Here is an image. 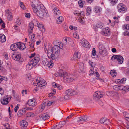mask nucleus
<instances>
[{"label":"nucleus","instance_id":"nucleus-1","mask_svg":"<svg viewBox=\"0 0 129 129\" xmlns=\"http://www.w3.org/2000/svg\"><path fill=\"white\" fill-rule=\"evenodd\" d=\"M64 46L63 43L60 42L58 46H55L54 48L50 44H49L44 48L46 53H47L48 58L50 59L56 60L59 55L60 49Z\"/></svg>","mask_w":129,"mask_h":129},{"label":"nucleus","instance_id":"nucleus-2","mask_svg":"<svg viewBox=\"0 0 129 129\" xmlns=\"http://www.w3.org/2000/svg\"><path fill=\"white\" fill-rule=\"evenodd\" d=\"M31 6L34 12L40 18L47 16L45 7L42 4L38 3L37 4H35L32 2Z\"/></svg>","mask_w":129,"mask_h":129},{"label":"nucleus","instance_id":"nucleus-3","mask_svg":"<svg viewBox=\"0 0 129 129\" xmlns=\"http://www.w3.org/2000/svg\"><path fill=\"white\" fill-rule=\"evenodd\" d=\"M46 83L45 80H43V79L41 78L38 77L37 79L36 80L33 82V85L36 86H38L39 87L44 88L46 85Z\"/></svg>","mask_w":129,"mask_h":129},{"label":"nucleus","instance_id":"nucleus-4","mask_svg":"<svg viewBox=\"0 0 129 129\" xmlns=\"http://www.w3.org/2000/svg\"><path fill=\"white\" fill-rule=\"evenodd\" d=\"M12 57L14 60L19 62H22L23 61V59L21 57V54L19 53H15L13 54Z\"/></svg>","mask_w":129,"mask_h":129},{"label":"nucleus","instance_id":"nucleus-5","mask_svg":"<svg viewBox=\"0 0 129 129\" xmlns=\"http://www.w3.org/2000/svg\"><path fill=\"white\" fill-rule=\"evenodd\" d=\"M11 97L8 95L4 96L0 100L2 104L4 105H7L10 101Z\"/></svg>","mask_w":129,"mask_h":129},{"label":"nucleus","instance_id":"nucleus-6","mask_svg":"<svg viewBox=\"0 0 129 129\" xmlns=\"http://www.w3.org/2000/svg\"><path fill=\"white\" fill-rule=\"evenodd\" d=\"M40 60V58L38 56H36L33 58L31 60H30V61L33 65L34 66H35L37 65L39 61Z\"/></svg>","mask_w":129,"mask_h":129},{"label":"nucleus","instance_id":"nucleus-7","mask_svg":"<svg viewBox=\"0 0 129 129\" xmlns=\"http://www.w3.org/2000/svg\"><path fill=\"white\" fill-rule=\"evenodd\" d=\"M81 43L82 46L86 48H89L90 45L86 39H83L81 41Z\"/></svg>","mask_w":129,"mask_h":129},{"label":"nucleus","instance_id":"nucleus-8","mask_svg":"<svg viewBox=\"0 0 129 129\" xmlns=\"http://www.w3.org/2000/svg\"><path fill=\"white\" fill-rule=\"evenodd\" d=\"M103 94L101 93L99 91H96L94 95L93 99L95 101H98L103 96Z\"/></svg>","mask_w":129,"mask_h":129},{"label":"nucleus","instance_id":"nucleus-9","mask_svg":"<svg viewBox=\"0 0 129 129\" xmlns=\"http://www.w3.org/2000/svg\"><path fill=\"white\" fill-rule=\"evenodd\" d=\"M99 53L102 56L104 57L107 55V53L106 49L102 47L99 48Z\"/></svg>","mask_w":129,"mask_h":129},{"label":"nucleus","instance_id":"nucleus-10","mask_svg":"<svg viewBox=\"0 0 129 129\" xmlns=\"http://www.w3.org/2000/svg\"><path fill=\"white\" fill-rule=\"evenodd\" d=\"M68 74L66 72H62L56 73L55 74V76L56 77H63L64 79H66V77Z\"/></svg>","mask_w":129,"mask_h":129},{"label":"nucleus","instance_id":"nucleus-11","mask_svg":"<svg viewBox=\"0 0 129 129\" xmlns=\"http://www.w3.org/2000/svg\"><path fill=\"white\" fill-rule=\"evenodd\" d=\"M65 93L67 95L72 96L75 95L77 92L74 90L69 89L66 91Z\"/></svg>","mask_w":129,"mask_h":129},{"label":"nucleus","instance_id":"nucleus-12","mask_svg":"<svg viewBox=\"0 0 129 129\" xmlns=\"http://www.w3.org/2000/svg\"><path fill=\"white\" fill-rule=\"evenodd\" d=\"M111 59L112 60L116 59L118 62L119 64H121V56L120 55H113Z\"/></svg>","mask_w":129,"mask_h":129},{"label":"nucleus","instance_id":"nucleus-13","mask_svg":"<svg viewBox=\"0 0 129 129\" xmlns=\"http://www.w3.org/2000/svg\"><path fill=\"white\" fill-rule=\"evenodd\" d=\"M27 104L30 106H34L36 105L37 102L36 100L34 99L29 100Z\"/></svg>","mask_w":129,"mask_h":129},{"label":"nucleus","instance_id":"nucleus-14","mask_svg":"<svg viewBox=\"0 0 129 129\" xmlns=\"http://www.w3.org/2000/svg\"><path fill=\"white\" fill-rule=\"evenodd\" d=\"M129 91V86H121V93L125 94Z\"/></svg>","mask_w":129,"mask_h":129},{"label":"nucleus","instance_id":"nucleus-15","mask_svg":"<svg viewBox=\"0 0 129 129\" xmlns=\"http://www.w3.org/2000/svg\"><path fill=\"white\" fill-rule=\"evenodd\" d=\"M40 117L41 120H45L49 118V115L46 113L43 114L40 116Z\"/></svg>","mask_w":129,"mask_h":129},{"label":"nucleus","instance_id":"nucleus-16","mask_svg":"<svg viewBox=\"0 0 129 129\" xmlns=\"http://www.w3.org/2000/svg\"><path fill=\"white\" fill-rule=\"evenodd\" d=\"M102 33L103 35L105 36H107L110 34V33L108 27H106L102 31Z\"/></svg>","mask_w":129,"mask_h":129},{"label":"nucleus","instance_id":"nucleus-17","mask_svg":"<svg viewBox=\"0 0 129 129\" xmlns=\"http://www.w3.org/2000/svg\"><path fill=\"white\" fill-rule=\"evenodd\" d=\"M18 49H19L20 50H23L25 48V45L23 43L20 42L18 43Z\"/></svg>","mask_w":129,"mask_h":129},{"label":"nucleus","instance_id":"nucleus-18","mask_svg":"<svg viewBox=\"0 0 129 129\" xmlns=\"http://www.w3.org/2000/svg\"><path fill=\"white\" fill-rule=\"evenodd\" d=\"M29 36L30 41H35V35L32 34V32H29Z\"/></svg>","mask_w":129,"mask_h":129},{"label":"nucleus","instance_id":"nucleus-19","mask_svg":"<svg viewBox=\"0 0 129 129\" xmlns=\"http://www.w3.org/2000/svg\"><path fill=\"white\" fill-rule=\"evenodd\" d=\"M20 124L22 127L25 128L27 126L28 123L25 120H23L20 121Z\"/></svg>","mask_w":129,"mask_h":129},{"label":"nucleus","instance_id":"nucleus-20","mask_svg":"<svg viewBox=\"0 0 129 129\" xmlns=\"http://www.w3.org/2000/svg\"><path fill=\"white\" fill-rule=\"evenodd\" d=\"M18 43L12 45L10 46L11 49L13 51L16 50L18 49Z\"/></svg>","mask_w":129,"mask_h":129},{"label":"nucleus","instance_id":"nucleus-21","mask_svg":"<svg viewBox=\"0 0 129 129\" xmlns=\"http://www.w3.org/2000/svg\"><path fill=\"white\" fill-rule=\"evenodd\" d=\"M94 8L95 12L98 13L99 14H100L102 11L101 8L99 6H95Z\"/></svg>","mask_w":129,"mask_h":129},{"label":"nucleus","instance_id":"nucleus-22","mask_svg":"<svg viewBox=\"0 0 129 129\" xmlns=\"http://www.w3.org/2000/svg\"><path fill=\"white\" fill-rule=\"evenodd\" d=\"M6 41V37L3 34H0V41L2 42H5Z\"/></svg>","mask_w":129,"mask_h":129},{"label":"nucleus","instance_id":"nucleus-23","mask_svg":"<svg viewBox=\"0 0 129 129\" xmlns=\"http://www.w3.org/2000/svg\"><path fill=\"white\" fill-rule=\"evenodd\" d=\"M34 23L31 22H30L29 25V29L28 30V31L29 32H32V31L33 30V29L34 27Z\"/></svg>","mask_w":129,"mask_h":129},{"label":"nucleus","instance_id":"nucleus-24","mask_svg":"<svg viewBox=\"0 0 129 129\" xmlns=\"http://www.w3.org/2000/svg\"><path fill=\"white\" fill-rule=\"evenodd\" d=\"M127 9L126 6L121 3V13H124L127 11Z\"/></svg>","mask_w":129,"mask_h":129},{"label":"nucleus","instance_id":"nucleus-25","mask_svg":"<svg viewBox=\"0 0 129 129\" xmlns=\"http://www.w3.org/2000/svg\"><path fill=\"white\" fill-rule=\"evenodd\" d=\"M33 67V65L30 61H29L28 64L26 66V68L27 70H31Z\"/></svg>","mask_w":129,"mask_h":129},{"label":"nucleus","instance_id":"nucleus-26","mask_svg":"<svg viewBox=\"0 0 129 129\" xmlns=\"http://www.w3.org/2000/svg\"><path fill=\"white\" fill-rule=\"evenodd\" d=\"M74 57L75 59H79L81 56L80 53L78 52H75L74 54Z\"/></svg>","mask_w":129,"mask_h":129},{"label":"nucleus","instance_id":"nucleus-27","mask_svg":"<svg viewBox=\"0 0 129 129\" xmlns=\"http://www.w3.org/2000/svg\"><path fill=\"white\" fill-rule=\"evenodd\" d=\"M123 115L125 119L129 122V114L125 112H123Z\"/></svg>","mask_w":129,"mask_h":129},{"label":"nucleus","instance_id":"nucleus-28","mask_svg":"<svg viewBox=\"0 0 129 129\" xmlns=\"http://www.w3.org/2000/svg\"><path fill=\"white\" fill-rule=\"evenodd\" d=\"M79 119L78 122L80 121H86L87 120V117L86 116H82L80 117L79 118Z\"/></svg>","mask_w":129,"mask_h":129},{"label":"nucleus","instance_id":"nucleus-29","mask_svg":"<svg viewBox=\"0 0 129 129\" xmlns=\"http://www.w3.org/2000/svg\"><path fill=\"white\" fill-rule=\"evenodd\" d=\"M106 95L108 96H114V93L112 91H107L106 92Z\"/></svg>","mask_w":129,"mask_h":129},{"label":"nucleus","instance_id":"nucleus-30","mask_svg":"<svg viewBox=\"0 0 129 129\" xmlns=\"http://www.w3.org/2000/svg\"><path fill=\"white\" fill-rule=\"evenodd\" d=\"M64 18L63 17L60 16L58 17L57 19V23L58 24H60L63 21Z\"/></svg>","mask_w":129,"mask_h":129},{"label":"nucleus","instance_id":"nucleus-31","mask_svg":"<svg viewBox=\"0 0 129 129\" xmlns=\"http://www.w3.org/2000/svg\"><path fill=\"white\" fill-rule=\"evenodd\" d=\"M113 88L115 90L117 91L120 90L121 89V85L119 84L114 85L113 86Z\"/></svg>","mask_w":129,"mask_h":129},{"label":"nucleus","instance_id":"nucleus-32","mask_svg":"<svg viewBox=\"0 0 129 129\" xmlns=\"http://www.w3.org/2000/svg\"><path fill=\"white\" fill-rule=\"evenodd\" d=\"M71 74H68L67 77L66 78V81L67 82H72V79H71Z\"/></svg>","mask_w":129,"mask_h":129},{"label":"nucleus","instance_id":"nucleus-33","mask_svg":"<svg viewBox=\"0 0 129 129\" xmlns=\"http://www.w3.org/2000/svg\"><path fill=\"white\" fill-rule=\"evenodd\" d=\"M37 27L40 29H42V30L43 31H45V29L44 28V26L42 24L39 23L36 25Z\"/></svg>","mask_w":129,"mask_h":129},{"label":"nucleus","instance_id":"nucleus-34","mask_svg":"<svg viewBox=\"0 0 129 129\" xmlns=\"http://www.w3.org/2000/svg\"><path fill=\"white\" fill-rule=\"evenodd\" d=\"M60 42L58 40H55L53 42V44L54 46L53 48H54L55 46H58L59 44H60Z\"/></svg>","mask_w":129,"mask_h":129},{"label":"nucleus","instance_id":"nucleus-35","mask_svg":"<svg viewBox=\"0 0 129 129\" xmlns=\"http://www.w3.org/2000/svg\"><path fill=\"white\" fill-rule=\"evenodd\" d=\"M110 74L113 77H115L116 76V71L114 70H111L110 72Z\"/></svg>","mask_w":129,"mask_h":129},{"label":"nucleus","instance_id":"nucleus-36","mask_svg":"<svg viewBox=\"0 0 129 129\" xmlns=\"http://www.w3.org/2000/svg\"><path fill=\"white\" fill-rule=\"evenodd\" d=\"M80 65L81 66L80 67L78 70V72H82L83 71L84 69L83 64V63H81Z\"/></svg>","mask_w":129,"mask_h":129},{"label":"nucleus","instance_id":"nucleus-37","mask_svg":"<svg viewBox=\"0 0 129 129\" xmlns=\"http://www.w3.org/2000/svg\"><path fill=\"white\" fill-rule=\"evenodd\" d=\"M123 29L126 30H129V24H125L122 26Z\"/></svg>","mask_w":129,"mask_h":129},{"label":"nucleus","instance_id":"nucleus-38","mask_svg":"<svg viewBox=\"0 0 129 129\" xmlns=\"http://www.w3.org/2000/svg\"><path fill=\"white\" fill-rule=\"evenodd\" d=\"M104 25L101 22H99L97 23V26L98 27L100 28H103Z\"/></svg>","mask_w":129,"mask_h":129},{"label":"nucleus","instance_id":"nucleus-39","mask_svg":"<svg viewBox=\"0 0 129 129\" xmlns=\"http://www.w3.org/2000/svg\"><path fill=\"white\" fill-rule=\"evenodd\" d=\"M86 14L87 15H89L91 12V9L90 7H88L87 8V9Z\"/></svg>","mask_w":129,"mask_h":129},{"label":"nucleus","instance_id":"nucleus-40","mask_svg":"<svg viewBox=\"0 0 129 129\" xmlns=\"http://www.w3.org/2000/svg\"><path fill=\"white\" fill-rule=\"evenodd\" d=\"M54 65L53 62L51 60L48 62V66L50 68H51Z\"/></svg>","mask_w":129,"mask_h":129},{"label":"nucleus","instance_id":"nucleus-41","mask_svg":"<svg viewBox=\"0 0 129 129\" xmlns=\"http://www.w3.org/2000/svg\"><path fill=\"white\" fill-rule=\"evenodd\" d=\"M71 79H72V82L74 81L75 80L77 79L76 75L75 74H71Z\"/></svg>","mask_w":129,"mask_h":129},{"label":"nucleus","instance_id":"nucleus-42","mask_svg":"<svg viewBox=\"0 0 129 129\" xmlns=\"http://www.w3.org/2000/svg\"><path fill=\"white\" fill-rule=\"evenodd\" d=\"M90 74L89 75L91 76V75L94 74L95 73V71H94V67H91L90 71Z\"/></svg>","mask_w":129,"mask_h":129},{"label":"nucleus","instance_id":"nucleus-43","mask_svg":"<svg viewBox=\"0 0 129 129\" xmlns=\"http://www.w3.org/2000/svg\"><path fill=\"white\" fill-rule=\"evenodd\" d=\"M85 2L83 1L80 0L79 1L78 4L79 5V6L81 8L83 7V4Z\"/></svg>","mask_w":129,"mask_h":129},{"label":"nucleus","instance_id":"nucleus-44","mask_svg":"<svg viewBox=\"0 0 129 129\" xmlns=\"http://www.w3.org/2000/svg\"><path fill=\"white\" fill-rule=\"evenodd\" d=\"M112 6L114 5L118 2V0H109Z\"/></svg>","mask_w":129,"mask_h":129},{"label":"nucleus","instance_id":"nucleus-45","mask_svg":"<svg viewBox=\"0 0 129 129\" xmlns=\"http://www.w3.org/2000/svg\"><path fill=\"white\" fill-rule=\"evenodd\" d=\"M35 41H31L29 42V46L31 48H33L34 47V42Z\"/></svg>","mask_w":129,"mask_h":129},{"label":"nucleus","instance_id":"nucleus-46","mask_svg":"<svg viewBox=\"0 0 129 129\" xmlns=\"http://www.w3.org/2000/svg\"><path fill=\"white\" fill-rule=\"evenodd\" d=\"M16 27H17L18 26L17 25H20L21 24V21L20 19H17L16 22Z\"/></svg>","mask_w":129,"mask_h":129},{"label":"nucleus","instance_id":"nucleus-47","mask_svg":"<svg viewBox=\"0 0 129 129\" xmlns=\"http://www.w3.org/2000/svg\"><path fill=\"white\" fill-rule=\"evenodd\" d=\"M94 75L96 76V78L98 80H101L102 79H101L99 77V74L97 72H95V74H94Z\"/></svg>","mask_w":129,"mask_h":129},{"label":"nucleus","instance_id":"nucleus-48","mask_svg":"<svg viewBox=\"0 0 129 129\" xmlns=\"http://www.w3.org/2000/svg\"><path fill=\"white\" fill-rule=\"evenodd\" d=\"M45 103L42 104L40 107L41 109V111H42L44 108L45 106Z\"/></svg>","mask_w":129,"mask_h":129},{"label":"nucleus","instance_id":"nucleus-49","mask_svg":"<svg viewBox=\"0 0 129 129\" xmlns=\"http://www.w3.org/2000/svg\"><path fill=\"white\" fill-rule=\"evenodd\" d=\"M66 122L65 121H62L61 122H60L59 123V124L58 125V126L59 127H62V126H63L65 124Z\"/></svg>","mask_w":129,"mask_h":129},{"label":"nucleus","instance_id":"nucleus-50","mask_svg":"<svg viewBox=\"0 0 129 129\" xmlns=\"http://www.w3.org/2000/svg\"><path fill=\"white\" fill-rule=\"evenodd\" d=\"M62 43L64 45H66L67 43V39L66 38H63L62 40Z\"/></svg>","mask_w":129,"mask_h":129},{"label":"nucleus","instance_id":"nucleus-51","mask_svg":"<svg viewBox=\"0 0 129 129\" xmlns=\"http://www.w3.org/2000/svg\"><path fill=\"white\" fill-rule=\"evenodd\" d=\"M54 103V102L53 101H49L47 103V105L48 106H50L52 104H53Z\"/></svg>","mask_w":129,"mask_h":129},{"label":"nucleus","instance_id":"nucleus-52","mask_svg":"<svg viewBox=\"0 0 129 129\" xmlns=\"http://www.w3.org/2000/svg\"><path fill=\"white\" fill-rule=\"evenodd\" d=\"M84 18L83 17H82V18H80L79 20V22L82 24H83L85 22V20L84 19Z\"/></svg>","mask_w":129,"mask_h":129},{"label":"nucleus","instance_id":"nucleus-53","mask_svg":"<svg viewBox=\"0 0 129 129\" xmlns=\"http://www.w3.org/2000/svg\"><path fill=\"white\" fill-rule=\"evenodd\" d=\"M13 17L12 16V14L7 15V18L8 20L10 21L12 19Z\"/></svg>","mask_w":129,"mask_h":129},{"label":"nucleus","instance_id":"nucleus-54","mask_svg":"<svg viewBox=\"0 0 129 129\" xmlns=\"http://www.w3.org/2000/svg\"><path fill=\"white\" fill-rule=\"evenodd\" d=\"M106 118H102L100 120V122L101 123H104L106 119Z\"/></svg>","mask_w":129,"mask_h":129},{"label":"nucleus","instance_id":"nucleus-55","mask_svg":"<svg viewBox=\"0 0 129 129\" xmlns=\"http://www.w3.org/2000/svg\"><path fill=\"white\" fill-rule=\"evenodd\" d=\"M73 36L75 38L77 39H78L79 38V35L76 33H73Z\"/></svg>","mask_w":129,"mask_h":129},{"label":"nucleus","instance_id":"nucleus-56","mask_svg":"<svg viewBox=\"0 0 129 129\" xmlns=\"http://www.w3.org/2000/svg\"><path fill=\"white\" fill-rule=\"evenodd\" d=\"M118 10L119 12H121V4L120 3L117 6Z\"/></svg>","mask_w":129,"mask_h":129},{"label":"nucleus","instance_id":"nucleus-57","mask_svg":"<svg viewBox=\"0 0 129 129\" xmlns=\"http://www.w3.org/2000/svg\"><path fill=\"white\" fill-rule=\"evenodd\" d=\"M0 25L2 26L3 28L5 27V24L3 22V21L2 20L0 19Z\"/></svg>","mask_w":129,"mask_h":129},{"label":"nucleus","instance_id":"nucleus-58","mask_svg":"<svg viewBox=\"0 0 129 129\" xmlns=\"http://www.w3.org/2000/svg\"><path fill=\"white\" fill-rule=\"evenodd\" d=\"M58 84L56 83L55 82H53L52 84V85L53 87L54 88H57Z\"/></svg>","mask_w":129,"mask_h":129},{"label":"nucleus","instance_id":"nucleus-59","mask_svg":"<svg viewBox=\"0 0 129 129\" xmlns=\"http://www.w3.org/2000/svg\"><path fill=\"white\" fill-rule=\"evenodd\" d=\"M34 114L31 113H29L27 114V117H33L34 116Z\"/></svg>","mask_w":129,"mask_h":129},{"label":"nucleus","instance_id":"nucleus-60","mask_svg":"<svg viewBox=\"0 0 129 129\" xmlns=\"http://www.w3.org/2000/svg\"><path fill=\"white\" fill-rule=\"evenodd\" d=\"M23 114H24L22 112L21 110H20V111H19L17 114L19 116H21Z\"/></svg>","mask_w":129,"mask_h":129},{"label":"nucleus","instance_id":"nucleus-61","mask_svg":"<svg viewBox=\"0 0 129 129\" xmlns=\"http://www.w3.org/2000/svg\"><path fill=\"white\" fill-rule=\"evenodd\" d=\"M79 14H78V16H80L82 17L84 15V13L83 11H82L80 12V13H79Z\"/></svg>","mask_w":129,"mask_h":129},{"label":"nucleus","instance_id":"nucleus-62","mask_svg":"<svg viewBox=\"0 0 129 129\" xmlns=\"http://www.w3.org/2000/svg\"><path fill=\"white\" fill-rule=\"evenodd\" d=\"M123 34L125 36H129V32L126 31L123 33Z\"/></svg>","mask_w":129,"mask_h":129},{"label":"nucleus","instance_id":"nucleus-63","mask_svg":"<svg viewBox=\"0 0 129 129\" xmlns=\"http://www.w3.org/2000/svg\"><path fill=\"white\" fill-rule=\"evenodd\" d=\"M25 16L28 18H30V13H25Z\"/></svg>","mask_w":129,"mask_h":129},{"label":"nucleus","instance_id":"nucleus-64","mask_svg":"<svg viewBox=\"0 0 129 129\" xmlns=\"http://www.w3.org/2000/svg\"><path fill=\"white\" fill-rule=\"evenodd\" d=\"M20 7L23 9H25V8L24 5L23 3L22 2H21L20 4Z\"/></svg>","mask_w":129,"mask_h":129}]
</instances>
